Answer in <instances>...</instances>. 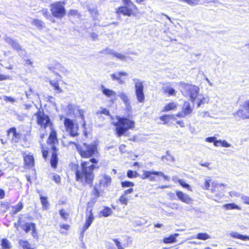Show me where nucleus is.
Masks as SVG:
<instances>
[{"mask_svg": "<svg viewBox=\"0 0 249 249\" xmlns=\"http://www.w3.org/2000/svg\"><path fill=\"white\" fill-rule=\"evenodd\" d=\"M68 109L69 111L71 112H74V110H76L78 112V115L76 114L77 117L80 118V119L82 121V127H83L85 129H86V123L85 120V117L84 115V113H85V111L83 109H81L78 106H74V105L70 104L68 106Z\"/></svg>", "mask_w": 249, "mask_h": 249, "instance_id": "obj_11", "label": "nucleus"}, {"mask_svg": "<svg viewBox=\"0 0 249 249\" xmlns=\"http://www.w3.org/2000/svg\"><path fill=\"white\" fill-rule=\"evenodd\" d=\"M176 107L177 104L175 102H171L165 106L163 110L168 111L171 110H174Z\"/></svg>", "mask_w": 249, "mask_h": 249, "instance_id": "obj_32", "label": "nucleus"}, {"mask_svg": "<svg viewBox=\"0 0 249 249\" xmlns=\"http://www.w3.org/2000/svg\"><path fill=\"white\" fill-rule=\"evenodd\" d=\"M127 73L126 72H118L116 73L111 74L110 75V76L113 80H116L117 81V80H120V78L121 76H127Z\"/></svg>", "mask_w": 249, "mask_h": 249, "instance_id": "obj_31", "label": "nucleus"}, {"mask_svg": "<svg viewBox=\"0 0 249 249\" xmlns=\"http://www.w3.org/2000/svg\"><path fill=\"white\" fill-rule=\"evenodd\" d=\"M201 0H189L188 4L191 6H196L199 4Z\"/></svg>", "mask_w": 249, "mask_h": 249, "instance_id": "obj_51", "label": "nucleus"}, {"mask_svg": "<svg viewBox=\"0 0 249 249\" xmlns=\"http://www.w3.org/2000/svg\"><path fill=\"white\" fill-rule=\"evenodd\" d=\"M8 133L9 134L10 133L13 134V137L12 141L15 143L18 142L20 138L21 134L17 132V129L15 127H11L8 130Z\"/></svg>", "mask_w": 249, "mask_h": 249, "instance_id": "obj_20", "label": "nucleus"}, {"mask_svg": "<svg viewBox=\"0 0 249 249\" xmlns=\"http://www.w3.org/2000/svg\"><path fill=\"white\" fill-rule=\"evenodd\" d=\"M209 100L208 97H203L202 99H198V102L197 103L198 107H199L201 105H203L205 103H207Z\"/></svg>", "mask_w": 249, "mask_h": 249, "instance_id": "obj_44", "label": "nucleus"}, {"mask_svg": "<svg viewBox=\"0 0 249 249\" xmlns=\"http://www.w3.org/2000/svg\"><path fill=\"white\" fill-rule=\"evenodd\" d=\"M41 13L47 19L53 21V18L47 9H43Z\"/></svg>", "mask_w": 249, "mask_h": 249, "instance_id": "obj_37", "label": "nucleus"}, {"mask_svg": "<svg viewBox=\"0 0 249 249\" xmlns=\"http://www.w3.org/2000/svg\"><path fill=\"white\" fill-rule=\"evenodd\" d=\"M118 121L114 123L116 126V134L120 137L123 135L128 129L135 126V122L126 118L118 117Z\"/></svg>", "mask_w": 249, "mask_h": 249, "instance_id": "obj_3", "label": "nucleus"}, {"mask_svg": "<svg viewBox=\"0 0 249 249\" xmlns=\"http://www.w3.org/2000/svg\"><path fill=\"white\" fill-rule=\"evenodd\" d=\"M102 90L103 93L107 96V97H111L115 96L116 95L115 92L113 91L112 90L109 89H108L106 88L104 86L102 85L101 86Z\"/></svg>", "mask_w": 249, "mask_h": 249, "instance_id": "obj_29", "label": "nucleus"}, {"mask_svg": "<svg viewBox=\"0 0 249 249\" xmlns=\"http://www.w3.org/2000/svg\"><path fill=\"white\" fill-rule=\"evenodd\" d=\"M176 193L178 198L181 201L187 204H190L192 203L193 199L187 194L184 193L182 191L179 190L176 191Z\"/></svg>", "mask_w": 249, "mask_h": 249, "instance_id": "obj_16", "label": "nucleus"}, {"mask_svg": "<svg viewBox=\"0 0 249 249\" xmlns=\"http://www.w3.org/2000/svg\"><path fill=\"white\" fill-rule=\"evenodd\" d=\"M36 118V123L37 124L40 126L41 128H46L48 126L51 127L52 124L51 122L49 116L45 114L43 109L41 107V105L38 110L34 114Z\"/></svg>", "mask_w": 249, "mask_h": 249, "instance_id": "obj_5", "label": "nucleus"}, {"mask_svg": "<svg viewBox=\"0 0 249 249\" xmlns=\"http://www.w3.org/2000/svg\"><path fill=\"white\" fill-rule=\"evenodd\" d=\"M32 235L35 238H38V234L36 230V224L33 225V227H32Z\"/></svg>", "mask_w": 249, "mask_h": 249, "instance_id": "obj_49", "label": "nucleus"}, {"mask_svg": "<svg viewBox=\"0 0 249 249\" xmlns=\"http://www.w3.org/2000/svg\"><path fill=\"white\" fill-rule=\"evenodd\" d=\"M52 152L50 163L52 167L56 168L58 163L57 154L56 153L57 149L53 145L52 147Z\"/></svg>", "mask_w": 249, "mask_h": 249, "instance_id": "obj_18", "label": "nucleus"}, {"mask_svg": "<svg viewBox=\"0 0 249 249\" xmlns=\"http://www.w3.org/2000/svg\"><path fill=\"white\" fill-rule=\"evenodd\" d=\"M87 211V212H88V214H87L86 216V223L83 227L82 233H84L89 228L94 219L92 209L89 207H88Z\"/></svg>", "mask_w": 249, "mask_h": 249, "instance_id": "obj_14", "label": "nucleus"}, {"mask_svg": "<svg viewBox=\"0 0 249 249\" xmlns=\"http://www.w3.org/2000/svg\"><path fill=\"white\" fill-rule=\"evenodd\" d=\"M234 116L237 115L242 120L249 119V100L245 101L242 106V109H239L233 113Z\"/></svg>", "mask_w": 249, "mask_h": 249, "instance_id": "obj_10", "label": "nucleus"}, {"mask_svg": "<svg viewBox=\"0 0 249 249\" xmlns=\"http://www.w3.org/2000/svg\"><path fill=\"white\" fill-rule=\"evenodd\" d=\"M2 249H11L12 248V243L7 238H2L1 240Z\"/></svg>", "mask_w": 249, "mask_h": 249, "instance_id": "obj_25", "label": "nucleus"}, {"mask_svg": "<svg viewBox=\"0 0 249 249\" xmlns=\"http://www.w3.org/2000/svg\"><path fill=\"white\" fill-rule=\"evenodd\" d=\"M178 235V233H175L170 235L169 237H165L163 239V242L164 243H172L176 241V237Z\"/></svg>", "mask_w": 249, "mask_h": 249, "instance_id": "obj_30", "label": "nucleus"}, {"mask_svg": "<svg viewBox=\"0 0 249 249\" xmlns=\"http://www.w3.org/2000/svg\"><path fill=\"white\" fill-rule=\"evenodd\" d=\"M23 208V205L21 202H19L17 205L13 207V214H16L18 212H20Z\"/></svg>", "mask_w": 249, "mask_h": 249, "instance_id": "obj_35", "label": "nucleus"}, {"mask_svg": "<svg viewBox=\"0 0 249 249\" xmlns=\"http://www.w3.org/2000/svg\"><path fill=\"white\" fill-rule=\"evenodd\" d=\"M174 119V115H165L160 117V120L164 122V124L167 123L169 121V120Z\"/></svg>", "mask_w": 249, "mask_h": 249, "instance_id": "obj_40", "label": "nucleus"}, {"mask_svg": "<svg viewBox=\"0 0 249 249\" xmlns=\"http://www.w3.org/2000/svg\"><path fill=\"white\" fill-rule=\"evenodd\" d=\"M101 113L107 116H110V114L109 110L107 109L106 108L103 109L101 110Z\"/></svg>", "mask_w": 249, "mask_h": 249, "instance_id": "obj_62", "label": "nucleus"}, {"mask_svg": "<svg viewBox=\"0 0 249 249\" xmlns=\"http://www.w3.org/2000/svg\"><path fill=\"white\" fill-rule=\"evenodd\" d=\"M112 210L108 207H105L101 212L104 217H107L112 213Z\"/></svg>", "mask_w": 249, "mask_h": 249, "instance_id": "obj_34", "label": "nucleus"}, {"mask_svg": "<svg viewBox=\"0 0 249 249\" xmlns=\"http://www.w3.org/2000/svg\"><path fill=\"white\" fill-rule=\"evenodd\" d=\"M178 181L183 188H186L189 191L192 190L190 185L187 183L183 179H178Z\"/></svg>", "mask_w": 249, "mask_h": 249, "instance_id": "obj_39", "label": "nucleus"}, {"mask_svg": "<svg viewBox=\"0 0 249 249\" xmlns=\"http://www.w3.org/2000/svg\"><path fill=\"white\" fill-rule=\"evenodd\" d=\"M216 138L214 137H209L206 139V141L209 142H214Z\"/></svg>", "mask_w": 249, "mask_h": 249, "instance_id": "obj_63", "label": "nucleus"}, {"mask_svg": "<svg viewBox=\"0 0 249 249\" xmlns=\"http://www.w3.org/2000/svg\"><path fill=\"white\" fill-rule=\"evenodd\" d=\"M4 40L9 44L13 49L17 51L19 50H21V46L20 44L15 40H14L12 38L6 36L4 38Z\"/></svg>", "mask_w": 249, "mask_h": 249, "instance_id": "obj_19", "label": "nucleus"}, {"mask_svg": "<svg viewBox=\"0 0 249 249\" xmlns=\"http://www.w3.org/2000/svg\"><path fill=\"white\" fill-rule=\"evenodd\" d=\"M50 10L53 16L57 18H61L66 14L65 8L61 2L52 4Z\"/></svg>", "mask_w": 249, "mask_h": 249, "instance_id": "obj_7", "label": "nucleus"}, {"mask_svg": "<svg viewBox=\"0 0 249 249\" xmlns=\"http://www.w3.org/2000/svg\"><path fill=\"white\" fill-rule=\"evenodd\" d=\"M97 145V142L94 141L90 144L84 142L82 145H76V148L82 158H88L98 154Z\"/></svg>", "mask_w": 249, "mask_h": 249, "instance_id": "obj_2", "label": "nucleus"}, {"mask_svg": "<svg viewBox=\"0 0 249 249\" xmlns=\"http://www.w3.org/2000/svg\"><path fill=\"white\" fill-rule=\"evenodd\" d=\"M118 96L124 101L125 106L128 108L130 107V102L128 96L124 92H119Z\"/></svg>", "mask_w": 249, "mask_h": 249, "instance_id": "obj_27", "label": "nucleus"}, {"mask_svg": "<svg viewBox=\"0 0 249 249\" xmlns=\"http://www.w3.org/2000/svg\"><path fill=\"white\" fill-rule=\"evenodd\" d=\"M241 198L245 203L249 205V196H243Z\"/></svg>", "mask_w": 249, "mask_h": 249, "instance_id": "obj_60", "label": "nucleus"}, {"mask_svg": "<svg viewBox=\"0 0 249 249\" xmlns=\"http://www.w3.org/2000/svg\"><path fill=\"white\" fill-rule=\"evenodd\" d=\"M64 124L66 131L69 133L71 136L74 137L79 135V126L77 123H74L70 118H65Z\"/></svg>", "mask_w": 249, "mask_h": 249, "instance_id": "obj_6", "label": "nucleus"}, {"mask_svg": "<svg viewBox=\"0 0 249 249\" xmlns=\"http://www.w3.org/2000/svg\"><path fill=\"white\" fill-rule=\"evenodd\" d=\"M135 83V93L137 99L139 102H144L145 97L143 93V85L142 83L139 79L134 78L133 79Z\"/></svg>", "mask_w": 249, "mask_h": 249, "instance_id": "obj_9", "label": "nucleus"}, {"mask_svg": "<svg viewBox=\"0 0 249 249\" xmlns=\"http://www.w3.org/2000/svg\"><path fill=\"white\" fill-rule=\"evenodd\" d=\"M210 182H211V180L209 179L206 180L205 183H204L203 189H204L205 190H208L210 186Z\"/></svg>", "mask_w": 249, "mask_h": 249, "instance_id": "obj_56", "label": "nucleus"}, {"mask_svg": "<svg viewBox=\"0 0 249 249\" xmlns=\"http://www.w3.org/2000/svg\"><path fill=\"white\" fill-rule=\"evenodd\" d=\"M91 195L94 196V197L92 198V201L93 203H95L97 198L100 196V193L98 190L97 185L94 186L93 189L91 191Z\"/></svg>", "mask_w": 249, "mask_h": 249, "instance_id": "obj_28", "label": "nucleus"}, {"mask_svg": "<svg viewBox=\"0 0 249 249\" xmlns=\"http://www.w3.org/2000/svg\"><path fill=\"white\" fill-rule=\"evenodd\" d=\"M193 109L191 107L190 104L188 102H185L181 112L176 114V116L178 118H185L186 116L192 113Z\"/></svg>", "mask_w": 249, "mask_h": 249, "instance_id": "obj_13", "label": "nucleus"}, {"mask_svg": "<svg viewBox=\"0 0 249 249\" xmlns=\"http://www.w3.org/2000/svg\"><path fill=\"white\" fill-rule=\"evenodd\" d=\"M51 127H52V126ZM51 129L52 130L49 137V141H50V143L53 144V145H52V147L54 145V144L55 143V142H57V140L56 137L57 133L56 131L53 129L52 128H51Z\"/></svg>", "mask_w": 249, "mask_h": 249, "instance_id": "obj_23", "label": "nucleus"}, {"mask_svg": "<svg viewBox=\"0 0 249 249\" xmlns=\"http://www.w3.org/2000/svg\"><path fill=\"white\" fill-rule=\"evenodd\" d=\"M140 175L136 171H133L132 170H129L127 172V176L129 178H137L139 177Z\"/></svg>", "mask_w": 249, "mask_h": 249, "instance_id": "obj_41", "label": "nucleus"}, {"mask_svg": "<svg viewBox=\"0 0 249 249\" xmlns=\"http://www.w3.org/2000/svg\"><path fill=\"white\" fill-rule=\"evenodd\" d=\"M98 160L91 158L88 161H82L80 166L75 165L73 167L76 170V180L84 184L91 185L94 178V170L98 169Z\"/></svg>", "mask_w": 249, "mask_h": 249, "instance_id": "obj_1", "label": "nucleus"}, {"mask_svg": "<svg viewBox=\"0 0 249 249\" xmlns=\"http://www.w3.org/2000/svg\"><path fill=\"white\" fill-rule=\"evenodd\" d=\"M125 145L124 144H121L120 146H119V151L122 153H124L125 152Z\"/></svg>", "mask_w": 249, "mask_h": 249, "instance_id": "obj_64", "label": "nucleus"}, {"mask_svg": "<svg viewBox=\"0 0 249 249\" xmlns=\"http://www.w3.org/2000/svg\"><path fill=\"white\" fill-rule=\"evenodd\" d=\"M19 244L20 246L23 248V249H33L31 248V245L27 241L20 240L19 241Z\"/></svg>", "mask_w": 249, "mask_h": 249, "instance_id": "obj_36", "label": "nucleus"}, {"mask_svg": "<svg viewBox=\"0 0 249 249\" xmlns=\"http://www.w3.org/2000/svg\"><path fill=\"white\" fill-rule=\"evenodd\" d=\"M25 164L29 167L34 165V158L32 155H27L24 158Z\"/></svg>", "mask_w": 249, "mask_h": 249, "instance_id": "obj_26", "label": "nucleus"}, {"mask_svg": "<svg viewBox=\"0 0 249 249\" xmlns=\"http://www.w3.org/2000/svg\"><path fill=\"white\" fill-rule=\"evenodd\" d=\"M121 185L122 187H133L134 186V183L129 181H124L121 182Z\"/></svg>", "mask_w": 249, "mask_h": 249, "instance_id": "obj_45", "label": "nucleus"}, {"mask_svg": "<svg viewBox=\"0 0 249 249\" xmlns=\"http://www.w3.org/2000/svg\"><path fill=\"white\" fill-rule=\"evenodd\" d=\"M167 156H163L162 157V160L164 161V160H169L172 162L175 161V160L174 158L169 154V151L166 152Z\"/></svg>", "mask_w": 249, "mask_h": 249, "instance_id": "obj_42", "label": "nucleus"}, {"mask_svg": "<svg viewBox=\"0 0 249 249\" xmlns=\"http://www.w3.org/2000/svg\"><path fill=\"white\" fill-rule=\"evenodd\" d=\"M59 214L60 216L65 220H66L67 219L68 214L65 212L64 209H62L59 211Z\"/></svg>", "mask_w": 249, "mask_h": 249, "instance_id": "obj_52", "label": "nucleus"}, {"mask_svg": "<svg viewBox=\"0 0 249 249\" xmlns=\"http://www.w3.org/2000/svg\"><path fill=\"white\" fill-rule=\"evenodd\" d=\"M111 182V178L108 175H105L103 177V178L100 180V184L103 185V186H108L110 184Z\"/></svg>", "mask_w": 249, "mask_h": 249, "instance_id": "obj_24", "label": "nucleus"}, {"mask_svg": "<svg viewBox=\"0 0 249 249\" xmlns=\"http://www.w3.org/2000/svg\"><path fill=\"white\" fill-rule=\"evenodd\" d=\"M124 195H122L119 200L122 204H124L125 205H127L128 202V199Z\"/></svg>", "mask_w": 249, "mask_h": 249, "instance_id": "obj_47", "label": "nucleus"}, {"mask_svg": "<svg viewBox=\"0 0 249 249\" xmlns=\"http://www.w3.org/2000/svg\"><path fill=\"white\" fill-rule=\"evenodd\" d=\"M221 145L224 147H229L231 146V144L229 143L226 141H221Z\"/></svg>", "mask_w": 249, "mask_h": 249, "instance_id": "obj_57", "label": "nucleus"}, {"mask_svg": "<svg viewBox=\"0 0 249 249\" xmlns=\"http://www.w3.org/2000/svg\"><path fill=\"white\" fill-rule=\"evenodd\" d=\"M114 50L108 48H106V49L100 51L99 53H104V54H113Z\"/></svg>", "mask_w": 249, "mask_h": 249, "instance_id": "obj_46", "label": "nucleus"}, {"mask_svg": "<svg viewBox=\"0 0 249 249\" xmlns=\"http://www.w3.org/2000/svg\"><path fill=\"white\" fill-rule=\"evenodd\" d=\"M157 175L158 176H161L164 179L168 181L170 179L169 176L164 175L162 172L146 170H143V174L141 176V178L142 179L148 178V177H150V175Z\"/></svg>", "mask_w": 249, "mask_h": 249, "instance_id": "obj_12", "label": "nucleus"}, {"mask_svg": "<svg viewBox=\"0 0 249 249\" xmlns=\"http://www.w3.org/2000/svg\"><path fill=\"white\" fill-rule=\"evenodd\" d=\"M17 52L18 53L19 55L22 57H23L26 54V51L24 49H22L21 47V50H18Z\"/></svg>", "mask_w": 249, "mask_h": 249, "instance_id": "obj_58", "label": "nucleus"}, {"mask_svg": "<svg viewBox=\"0 0 249 249\" xmlns=\"http://www.w3.org/2000/svg\"><path fill=\"white\" fill-rule=\"evenodd\" d=\"M122 0L124 5L118 8L117 10V13L118 14H122L124 16H131L132 10L135 6L130 0Z\"/></svg>", "mask_w": 249, "mask_h": 249, "instance_id": "obj_8", "label": "nucleus"}, {"mask_svg": "<svg viewBox=\"0 0 249 249\" xmlns=\"http://www.w3.org/2000/svg\"><path fill=\"white\" fill-rule=\"evenodd\" d=\"M192 238H196L199 240H205L211 238V236L206 232H200L197 233L196 235H193Z\"/></svg>", "mask_w": 249, "mask_h": 249, "instance_id": "obj_22", "label": "nucleus"}, {"mask_svg": "<svg viewBox=\"0 0 249 249\" xmlns=\"http://www.w3.org/2000/svg\"><path fill=\"white\" fill-rule=\"evenodd\" d=\"M69 14L71 16H77L79 14L77 10H70Z\"/></svg>", "mask_w": 249, "mask_h": 249, "instance_id": "obj_61", "label": "nucleus"}, {"mask_svg": "<svg viewBox=\"0 0 249 249\" xmlns=\"http://www.w3.org/2000/svg\"><path fill=\"white\" fill-rule=\"evenodd\" d=\"M17 224L26 232L28 233L33 227V225L36 224L35 223H28L22 220L21 218H19Z\"/></svg>", "mask_w": 249, "mask_h": 249, "instance_id": "obj_15", "label": "nucleus"}, {"mask_svg": "<svg viewBox=\"0 0 249 249\" xmlns=\"http://www.w3.org/2000/svg\"><path fill=\"white\" fill-rule=\"evenodd\" d=\"M112 55L121 61H126L127 57L123 54L119 53L114 50Z\"/></svg>", "mask_w": 249, "mask_h": 249, "instance_id": "obj_33", "label": "nucleus"}, {"mask_svg": "<svg viewBox=\"0 0 249 249\" xmlns=\"http://www.w3.org/2000/svg\"><path fill=\"white\" fill-rule=\"evenodd\" d=\"M50 84L54 88L55 90H58V92H61L62 91V90L60 88L59 84L57 81L53 80L50 81Z\"/></svg>", "mask_w": 249, "mask_h": 249, "instance_id": "obj_43", "label": "nucleus"}, {"mask_svg": "<svg viewBox=\"0 0 249 249\" xmlns=\"http://www.w3.org/2000/svg\"><path fill=\"white\" fill-rule=\"evenodd\" d=\"M3 99L4 101L7 102H14L15 101L13 98L9 96H4Z\"/></svg>", "mask_w": 249, "mask_h": 249, "instance_id": "obj_59", "label": "nucleus"}, {"mask_svg": "<svg viewBox=\"0 0 249 249\" xmlns=\"http://www.w3.org/2000/svg\"><path fill=\"white\" fill-rule=\"evenodd\" d=\"M52 179L56 182L59 183L60 182V178L59 175L56 174H54L52 177Z\"/></svg>", "mask_w": 249, "mask_h": 249, "instance_id": "obj_54", "label": "nucleus"}, {"mask_svg": "<svg viewBox=\"0 0 249 249\" xmlns=\"http://www.w3.org/2000/svg\"><path fill=\"white\" fill-rule=\"evenodd\" d=\"M225 208L226 209H234L237 207V206L234 203H230L224 205Z\"/></svg>", "mask_w": 249, "mask_h": 249, "instance_id": "obj_50", "label": "nucleus"}, {"mask_svg": "<svg viewBox=\"0 0 249 249\" xmlns=\"http://www.w3.org/2000/svg\"><path fill=\"white\" fill-rule=\"evenodd\" d=\"M113 241L115 243V245L117 247L118 249H124V248L122 247L121 242L118 240V239H113Z\"/></svg>", "mask_w": 249, "mask_h": 249, "instance_id": "obj_53", "label": "nucleus"}, {"mask_svg": "<svg viewBox=\"0 0 249 249\" xmlns=\"http://www.w3.org/2000/svg\"><path fill=\"white\" fill-rule=\"evenodd\" d=\"M36 192L40 194V191L39 190H37ZM39 196L41 203L42 205L43 210H47L49 208V203L47 200V197L46 196H42L41 194H39Z\"/></svg>", "mask_w": 249, "mask_h": 249, "instance_id": "obj_21", "label": "nucleus"}, {"mask_svg": "<svg viewBox=\"0 0 249 249\" xmlns=\"http://www.w3.org/2000/svg\"><path fill=\"white\" fill-rule=\"evenodd\" d=\"M162 90L167 96H175L177 93L176 90L170 83L164 84L162 87Z\"/></svg>", "mask_w": 249, "mask_h": 249, "instance_id": "obj_17", "label": "nucleus"}, {"mask_svg": "<svg viewBox=\"0 0 249 249\" xmlns=\"http://www.w3.org/2000/svg\"><path fill=\"white\" fill-rule=\"evenodd\" d=\"M213 187L214 188L212 190L213 192H215L216 191V188L220 187V188H223L224 185L223 184H217L214 182H212V183Z\"/></svg>", "mask_w": 249, "mask_h": 249, "instance_id": "obj_48", "label": "nucleus"}, {"mask_svg": "<svg viewBox=\"0 0 249 249\" xmlns=\"http://www.w3.org/2000/svg\"><path fill=\"white\" fill-rule=\"evenodd\" d=\"M32 24L35 25L37 28L41 29L44 23L39 19H34L32 21Z\"/></svg>", "mask_w": 249, "mask_h": 249, "instance_id": "obj_38", "label": "nucleus"}, {"mask_svg": "<svg viewBox=\"0 0 249 249\" xmlns=\"http://www.w3.org/2000/svg\"><path fill=\"white\" fill-rule=\"evenodd\" d=\"M179 89L182 94L189 97L192 102L195 101L199 91L198 87L182 82L179 84Z\"/></svg>", "mask_w": 249, "mask_h": 249, "instance_id": "obj_4", "label": "nucleus"}, {"mask_svg": "<svg viewBox=\"0 0 249 249\" xmlns=\"http://www.w3.org/2000/svg\"><path fill=\"white\" fill-rule=\"evenodd\" d=\"M230 235L233 238H237V239H240V238L241 236V234L238 233L237 232H231L230 233Z\"/></svg>", "mask_w": 249, "mask_h": 249, "instance_id": "obj_55", "label": "nucleus"}]
</instances>
